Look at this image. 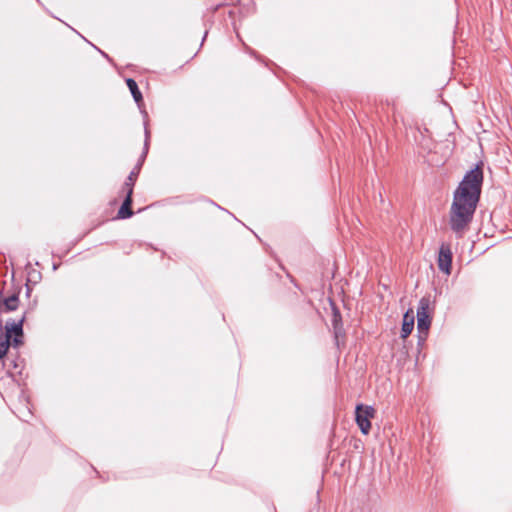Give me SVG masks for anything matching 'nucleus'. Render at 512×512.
<instances>
[{"mask_svg": "<svg viewBox=\"0 0 512 512\" xmlns=\"http://www.w3.org/2000/svg\"><path fill=\"white\" fill-rule=\"evenodd\" d=\"M19 299L17 295H12L8 298H0V313L14 311L17 309Z\"/></svg>", "mask_w": 512, "mask_h": 512, "instance_id": "6e6552de", "label": "nucleus"}, {"mask_svg": "<svg viewBox=\"0 0 512 512\" xmlns=\"http://www.w3.org/2000/svg\"><path fill=\"white\" fill-rule=\"evenodd\" d=\"M145 134H146V141L148 140V131L146 130L145 131Z\"/></svg>", "mask_w": 512, "mask_h": 512, "instance_id": "ddd939ff", "label": "nucleus"}, {"mask_svg": "<svg viewBox=\"0 0 512 512\" xmlns=\"http://www.w3.org/2000/svg\"><path fill=\"white\" fill-rule=\"evenodd\" d=\"M22 322L23 319H21L19 322H13L9 323L7 322L5 325V334L4 335H10V339L13 338V344L14 346H18L21 343V337H22Z\"/></svg>", "mask_w": 512, "mask_h": 512, "instance_id": "39448f33", "label": "nucleus"}, {"mask_svg": "<svg viewBox=\"0 0 512 512\" xmlns=\"http://www.w3.org/2000/svg\"><path fill=\"white\" fill-rule=\"evenodd\" d=\"M126 83L133 95L134 100L137 103H140V101L142 100V94L138 89L137 83L133 79H127Z\"/></svg>", "mask_w": 512, "mask_h": 512, "instance_id": "1a4fd4ad", "label": "nucleus"}, {"mask_svg": "<svg viewBox=\"0 0 512 512\" xmlns=\"http://www.w3.org/2000/svg\"><path fill=\"white\" fill-rule=\"evenodd\" d=\"M415 316L412 309H409L403 316V323L401 329V337L407 338L414 328Z\"/></svg>", "mask_w": 512, "mask_h": 512, "instance_id": "423d86ee", "label": "nucleus"}, {"mask_svg": "<svg viewBox=\"0 0 512 512\" xmlns=\"http://www.w3.org/2000/svg\"><path fill=\"white\" fill-rule=\"evenodd\" d=\"M430 324V299L423 297L420 299L417 309V328L419 333L426 335Z\"/></svg>", "mask_w": 512, "mask_h": 512, "instance_id": "f03ea898", "label": "nucleus"}, {"mask_svg": "<svg viewBox=\"0 0 512 512\" xmlns=\"http://www.w3.org/2000/svg\"><path fill=\"white\" fill-rule=\"evenodd\" d=\"M10 346V335H0V359H3Z\"/></svg>", "mask_w": 512, "mask_h": 512, "instance_id": "9d476101", "label": "nucleus"}, {"mask_svg": "<svg viewBox=\"0 0 512 512\" xmlns=\"http://www.w3.org/2000/svg\"><path fill=\"white\" fill-rule=\"evenodd\" d=\"M483 181V172L479 166L467 172L454 192L449 213L451 229L462 235L468 228L475 213Z\"/></svg>", "mask_w": 512, "mask_h": 512, "instance_id": "f257e3e1", "label": "nucleus"}, {"mask_svg": "<svg viewBox=\"0 0 512 512\" xmlns=\"http://www.w3.org/2000/svg\"><path fill=\"white\" fill-rule=\"evenodd\" d=\"M333 322H334L335 335H336V338H338L339 334H340V328L338 327L339 315L336 312L334 313Z\"/></svg>", "mask_w": 512, "mask_h": 512, "instance_id": "f8f14e48", "label": "nucleus"}, {"mask_svg": "<svg viewBox=\"0 0 512 512\" xmlns=\"http://www.w3.org/2000/svg\"><path fill=\"white\" fill-rule=\"evenodd\" d=\"M131 203H132V188L130 187L127 192V196L118 211V218L125 219V218H129L132 216L133 212L130 208Z\"/></svg>", "mask_w": 512, "mask_h": 512, "instance_id": "0eeeda50", "label": "nucleus"}, {"mask_svg": "<svg viewBox=\"0 0 512 512\" xmlns=\"http://www.w3.org/2000/svg\"><path fill=\"white\" fill-rule=\"evenodd\" d=\"M438 267L446 275L451 273L452 252L447 244H442L438 255Z\"/></svg>", "mask_w": 512, "mask_h": 512, "instance_id": "20e7f679", "label": "nucleus"}, {"mask_svg": "<svg viewBox=\"0 0 512 512\" xmlns=\"http://www.w3.org/2000/svg\"><path fill=\"white\" fill-rule=\"evenodd\" d=\"M375 409L372 406L359 404L356 407V422L361 432L367 435L371 428L370 419L374 418Z\"/></svg>", "mask_w": 512, "mask_h": 512, "instance_id": "7ed1b4c3", "label": "nucleus"}, {"mask_svg": "<svg viewBox=\"0 0 512 512\" xmlns=\"http://www.w3.org/2000/svg\"><path fill=\"white\" fill-rule=\"evenodd\" d=\"M135 179H136V173L131 172L125 182V188L127 189V191L129 190L130 187L133 189Z\"/></svg>", "mask_w": 512, "mask_h": 512, "instance_id": "9b49d317", "label": "nucleus"}]
</instances>
